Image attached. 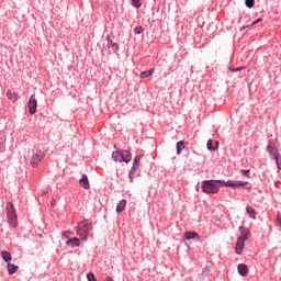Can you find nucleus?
<instances>
[{"mask_svg": "<svg viewBox=\"0 0 281 281\" xmlns=\"http://www.w3.org/2000/svg\"><path fill=\"white\" fill-rule=\"evenodd\" d=\"M92 227L93 226L91 223H89V221L83 220L77 226V236H80L81 240H87Z\"/></svg>", "mask_w": 281, "mask_h": 281, "instance_id": "obj_3", "label": "nucleus"}, {"mask_svg": "<svg viewBox=\"0 0 281 281\" xmlns=\"http://www.w3.org/2000/svg\"><path fill=\"white\" fill-rule=\"evenodd\" d=\"M277 222L279 223V226L281 227V216H280V213L277 214Z\"/></svg>", "mask_w": 281, "mask_h": 281, "instance_id": "obj_32", "label": "nucleus"}, {"mask_svg": "<svg viewBox=\"0 0 281 281\" xmlns=\"http://www.w3.org/2000/svg\"><path fill=\"white\" fill-rule=\"evenodd\" d=\"M142 161V155L136 156L133 161L132 170L136 171L139 169V162Z\"/></svg>", "mask_w": 281, "mask_h": 281, "instance_id": "obj_17", "label": "nucleus"}, {"mask_svg": "<svg viewBox=\"0 0 281 281\" xmlns=\"http://www.w3.org/2000/svg\"><path fill=\"white\" fill-rule=\"evenodd\" d=\"M137 171L131 169L130 171V181L133 182V179L135 178V175H136Z\"/></svg>", "mask_w": 281, "mask_h": 281, "instance_id": "obj_28", "label": "nucleus"}, {"mask_svg": "<svg viewBox=\"0 0 281 281\" xmlns=\"http://www.w3.org/2000/svg\"><path fill=\"white\" fill-rule=\"evenodd\" d=\"M5 212H7V218L9 221V225H11V227H18L19 220L16 216V210L14 209V204H12V202L7 203Z\"/></svg>", "mask_w": 281, "mask_h": 281, "instance_id": "obj_4", "label": "nucleus"}, {"mask_svg": "<svg viewBox=\"0 0 281 281\" xmlns=\"http://www.w3.org/2000/svg\"><path fill=\"white\" fill-rule=\"evenodd\" d=\"M7 98H8V100H13V102H19V93L18 92H12L9 90L7 92Z\"/></svg>", "mask_w": 281, "mask_h": 281, "instance_id": "obj_16", "label": "nucleus"}, {"mask_svg": "<svg viewBox=\"0 0 281 281\" xmlns=\"http://www.w3.org/2000/svg\"><path fill=\"white\" fill-rule=\"evenodd\" d=\"M108 47H111L112 52H117V49H120V45L113 42V40H111V36H108Z\"/></svg>", "mask_w": 281, "mask_h": 281, "instance_id": "obj_13", "label": "nucleus"}, {"mask_svg": "<svg viewBox=\"0 0 281 281\" xmlns=\"http://www.w3.org/2000/svg\"><path fill=\"white\" fill-rule=\"evenodd\" d=\"M241 175H245V177H249V170L241 169Z\"/></svg>", "mask_w": 281, "mask_h": 281, "instance_id": "obj_31", "label": "nucleus"}, {"mask_svg": "<svg viewBox=\"0 0 281 281\" xmlns=\"http://www.w3.org/2000/svg\"><path fill=\"white\" fill-rule=\"evenodd\" d=\"M7 270H8L9 276H14V273H16L19 271V266H15L13 263H8Z\"/></svg>", "mask_w": 281, "mask_h": 281, "instance_id": "obj_12", "label": "nucleus"}, {"mask_svg": "<svg viewBox=\"0 0 281 281\" xmlns=\"http://www.w3.org/2000/svg\"><path fill=\"white\" fill-rule=\"evenodd\" d=\"M245 3L248 8H254L255 0H245Z\"/></svg>", "mask_w": 281, "mask_h": 281, "instance_id": "obj_27", "label": "nucleus"}, {"mask_svg": "<svg viewBox=\"0 0 281 281\" xmlns=\"http://www.w3.org/2000/svg\"><path fill=\"white\" fill-rule=\"evenodd\" d=\"M104 281H113V278L106 277V278L104 279Z\"/></svg>", "mask_w": 281, "mask_h": 281, "instance_id": "obj_35", "label": "nucleus"}, {"mask_svg": "<svg viewBox=\"0 0 281 281\" xmlns=\"http://www.w3.org/2000/svg\"><path fill=\"white\" fill-rule=\"evenodd\" d=\"M135 34H142L144 32V26H136L134 29Z\"/></svg>", "mask_w": 281, "mask_h": 281, "instance_id": "obj_25", "label": "nucleus"}, {"mask_svg": "<svg viewBox=\"0 0 281 281\" xmlns=\"http://www.w3.org/2000/svg\"><path fill=\"white\" fill-rule=\"evenodd\" d=\"M44 157H45V151L43 150H40L37 154L33 155L31 159L32 168H36V166H38V162L43 161Z\"/></svg>", "mask_w": 281, "mask_h": 281, "instance_id": "obj_5", "label": "nucleus"}, {"mask_svg": "<svg viewBox=\"0 0 281 281\" xmlns=\"http://www.w3.org/2000/svg\"><path fill=\"white\" fill-rule=\"evenodd\" d=\"M262 22V19H257L255 20L250 25H258V23H261Z\"/></svg>", "mask_w": 281, "mask_h": 281, "instance_id": "obj_30", "label": "nucleus"}, {"mask_svg": "<svg viewBox=\"0 0 281 281\" xmlns=\"http://www.w3.org/2000/svg\"><path fill=\"white\" fill-rule=\"evenodd\" d=\"M237 271L239 276H243V278H245L249 273V268L245 263H239L237 266Z\"/></svg>", "mask_w": 281, "mask_h": 281, "instance_id": "obj_9", "label": "nucleus"}, {"mask_svg": "<svg viewBox=\"0 0 281 281\" xmlns=\"http://www.w3.org/2000/svg\"><path fill=\"white\" fill-rule=\"evenodd\" d=\"M214 142H212V139H209L207 143H206V147H207V150H216V148L214 147Z\"/></svg>", "mask_w": 281, "mask_h": 281, "instance_id": "obj_23", "label": "nucleus"}, {"mask_svg": "<svg viewBox=\"0 0 281 281\" xmlns=\"http://www.w3.org/2000/svg\"><path fill=\"white\" fill-rule=\"evenodd\" d=\"M132 5L134 8H142V2H139V0H132Z\"/></svg>", "mask_w": 281, "mask_h": 281, "instance_id": "obj_24", "label": "nucleus"}, {"mask_svg": "<svg viewBox=\"0 0 281 281\" xmlns=\"http://www.w3.org/2000/svg\"><path fill=\"white\" fill-rule=\"evenodd\" d=\"M79 183L81 188H83L85 190H89L90 184H89V178L87 177V175H82L81 179L79 180Z\"/></svg>", "mask_w": 281, "mask_h": 281, "instance_id": "obj_11", "label": "nucleus"}, {"mask_svg": "<svg viewBox=\"0 0 281 281\" xmlns=\"http://www.w3.org/2000/svg\"><path fill=\"white\" fill-rule=\"evenodd\" d=\"M267 150L268 153L273 157V159L276 160V162L278 164V148L276 146H273L271 143L268 144L267 146Z\"/></svg>", "mask_w": 281, "mask_h": 281, "instance_id": "obj_7", "label": "nucleus"}, {"mask_svg": "<svg viewBox=\"0 0 281 281\" xmlns=\"http://www.w3.org/2000/svg\"><path fill=\"white\" fill-rule=\"evenodd\" d=\"M239 232L241 235L237 238V243L235 246V254H237V256H240V254H243V249H245V241L249 240V236H251L249 228H246L245 226H240Z\"/></svg>", "mask_w": 281, "mask_h": 281, "instance_id": "obj_2", "label": "nucleus"}, {"mask_svg": "<svg viewBox=\"0 0 281 281\" xmlns=\"http://www.w3.org/2000/svg\"><path fill=\"white\" fill-rule=\"evenodd\" d=\"M38 106V101H36V97L31 95L30 100H29V113L31 115H34V113H36V109Z\"/></svg>", "mask_w": 281, "mask_h": 281, "instance_id": "obj_6", "label": "nucleus"}, {"mask_svg": "<svg viewBox=\"0 0 281 281\" xmlns=\"http://www.w3.org/2000/svg\"><path fill=\"white\" fill-rule=\"evenodd\" d=\"M214 148H215V150H218V140L215 142Z\"/></svg>", "mask_w": 281, "mask_h": 281, "instance_id": "obj_34", "label": "nucleus"}, {"mask_svg": "<svg viewBox=\"0 0 281 281\" xmlns=\"http://www.w3.org/2000/svg\"><path fill=\"white\" fill-rule=\"evenodd\" d=\"M243 69H245V67H238V68L228 67V71H243Z\"/></svg>", "mask_w": 281, "mask_h": 281, "instance_id": "obj_29", "label": "nucleus"}, {"mask_svg": "<svg viewBox=\"0 0 281 281\" xmlns=\"http://www.w3.org/2000/svg\"><path fill=\"white\" fill-rule=\"evenodd\" d=\"M250 25H247V26H243L239 32H243V30H245L246 27H249Z\"/></svg>", "mask_w": 281, "mask_h": 281, "instance_id": "obj_36", "label": "nucleus"}, {"mask_svg": "<svg viewBox=\"0 0 281 281\" xmlns=\"http://www.w3.org/2000/svg\"><path fill=\"white\" fill-rule=\"evenodd\" d=\"M112 159H114V161H119L120 164H122V151H113Z\"/></svg>", "mask_w": 281, "mask_h": 281, "instance_id": "obj_20", "label": "nucleus"}, {"mask_svg": "<svg viewBox=\"0 0 281 281\" xmlns=\"http://www.w3.org/2000/svg\"><path fill=\"white\" fill-rule=\"evenodd\" d=\"M153 74H155V68L142 71L139 76H140V78H150V76H153Z\"/></svg>", "mask_w": 281, "mask_h": 281, "instance_id": "obj_19", "label": "nucleus"}, {"mask_svg": "<svg viewBox=\"0 0 281 281\" xmlns=\"http://www.w3.org/2000/svg\"><path fill=\"white\" fill-rule=\"evenodd\" d=\"M50 205H52V207H56V200L55 199L52 200Z\"/></svg>", "mask_w": 281, "mask_h": 281, "instance_id": "obj_33", "label": "nucleus"}, {"mask_svg": "<svg viewBox=\"0 0 281 281\" xmlns=\"http://www.w3.org/2000/svg\"><path fill=\"white\" fill-rule=\"evenodd\" d=\"M66 245H71V247H80V239H78V237L70 238L66 241Z\"/></svg>", "mask_w": 281, "mask_h": 281, "instance_id": "obj_18", "label": "nucleus"}, {"mask_svg": "<svg viewBox=\"0 0 281 281\" xmlns=\"http://www.w3.org/2000/svg\"><path fill=\"white\" fill-rule=\"evenodd\" d=\"M194 238H196L198 240H201V235H199V233L196 232H186L183 234L184 240H194Z\"/></svg>", "mask_w": 281, "mask_h": 281, "instance_id": "obj_8", "label": "nucleus"}, {"mask_svg": "<svg viewBox=\"0 0 281 281\" xmlns=\"http://www.w3.org/2000/svg\"><path fill=\"white\" fill-rule=\"evenodd\" d=\"M246 212H247V214H249V216H250V218H252V221H256V209H254L251 206H247Z\"/></svg>", "mask_w": 281, "mask_h": 281, "instance_id": "obj_21", "label": "nucleus"}, {"mask_svg": "<svg viewBox=\"0 0 281 281\" xmlns=\"http://www.w3.org/2000/svg\"><path fill=\"white\" fill-rule=\"evenodd\" d=\"M216 183H221V186H224V188H243L245 186H247V181H223V180H204L202 182V192H204L205 194H216L218 193V184Z\"/></svg>", "mask_w": 281, "mask_h": 281, "instance_id": "obj_1", "label": "nucleus"}, {"mask_svg": "<svg viewBox=\"0 0 281 281\" xmlns=\"http://www.w3.org/2000/svg\"><path fill=\"white\" fill-rule=\"evenodd\" d=\"M42 236H43V235H41V234L38 235L40 238H41Z\"/></svg>", "mask_w": 281, "mask_h": 281, "instance_id": "obj_37", "label": "nucleus"}, {"mask_svg": "<svg viewBox=\"0 0 281 281\" xmlns=\"http://www.w3.org/2000/svg\"><path fill=\"white\" fill-rule=\"evenodd\" d=\"M1 257H2V260H4V262H8V263H10V260H12V254L8 250H2Z\"/></svg>", "mask_w": 281, "mask_h": 281, "instance_id": "obj_14", "label": "nucleus"}, {"mask_svg": "<svg viewBox=\"0 0 281 281\" xmlns=\"http://www.w3.org/2000/svg\"><path fill=\"white\" fill-rule=\"evenodd\" d=\"M87 279H88V281H98L97 279H95V274H93V273H88L87 274Z\"/></svg>", "mask_w": 281, "mask_h": 281, "instance_id": "obj_26", "label": "nucleus"}, {"mask_svg": "<svg viewBox=\"0 0 281 281\" xmlns=\"http://www.w3.org/2000/svg\"><path fill=\"white\" fill-rule=\"evenodd\" d=\"M126 210V200H121L116 206L117 214H122Z\"/></svg>", "mask_w": 281, "mask_h": 281, "instance_id": "obj_15", "label": "nucleus"}, {"mask_svg": "<svg viewBox=\"0 0 281 281\" xmlns=\"http://www.w3.org/2000/svg\"><path fill=\"white\" fill-rule=\"evenodd\" d=\"M121 157L122 161H124L125 164H128L133 159V156L131 155V153H128V150H121Z\"/></svg>", "mask_w": 281, "mask_h": 281, "instance_id": "obj_10", "label": "nucleus"}, {"mask_svg": "<svg viewBox=\"0 0 281 281\" xmlns=\"http://www.w3.org/2000/svg\"><path fill=\"white\" fill-rule=\"evenodd\" d=\"M186 148V143L183 140H180L177 143V155H181V150Z\"/></svg>", "mask_w": 281, "mask_h": 281, "instance_id": "obj_22", "label": "nucleus"}]
</instances>
